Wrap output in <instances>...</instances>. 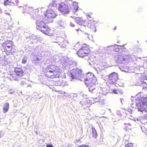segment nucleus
I'll return each mask as SVG.
<instances>
[{
	"mask_svg": "<svg viewBox=\"0 0 147 147\" xmlns=\"http://www.w3.org/2000/svg\"><path fill=\"white\" fill-rule=\"evenodd\" d=\"M44 75L48 78H56L59 77L61 73L59 67L54 64H50L45 68Z\"/></svg>",
	"mask_w": 147,
	"mask_h": 147,
	"instance_id": "nucleus-1",
	"label": "nucleus"
},
{
	"mask_svg": "<svg viewBox=\"0 0 147 147\" xmlns=\"http://www.w3.org/2000/svg\"><path fill=\"white\" fill-rule=\"evenodd\" d=\"M86 76L84 80L85 84L88 87L89 91H92L95 88L96 84H98L97 80L91 73H88Z\"/></svg>",
	"mask_w": 147,
	"mask_h": 147,
	"instance_id": "nucleus-2",
	"label": "nucleus"
},
{
	"mask_svg": "<svg viewBox=\"0 0 147 147\" xmlns=\"http://www.w3.org/2000/svg\"><path fill=\"white\" fill-rule=\"evenodd\" d=\"M57 5V3L55 1L50 4L48 6L49 9L46 11L44 14L45 16L49 19L56 18L57 13L55 11V8H56Z\"/></svg>",
	"mask_w": 147,
	"mask_h": 147,
	"instance_id": "nucleus-3",
	"label": "nucleus"
},
{
	"mask_svg": "<svg viewBox=\"0 0 147 147\" xmlns=\"http://www.w3.org/2000/svg\"><path fill=\"white\" fill-rule=\"evenodd\" d=\"M90 53L89 46L86 44L83 45L77 51V54L79 57L83 58L88 56Z\"/></svg>",
	"mask_w": 147,
	"mask_h": 147,
	"instance_id": "nucleus-4",
	"label": "nucleus"
},
{
	"mask_svg": "<svg viewBox=\"0 0 147 147\" xmlns=\"http://www.w3.org/2000/svg\"><path fill=\"white\" fill-rule=\"evenodd\" d=\"M1 46L6 54L11 53L13 47L14 46L13 42L10 40H7L2 44Z\"/></svg>",
	"mask_w": 147,
	"mask_h": 147,
	"instance_id": "nucleus-5",
	"label": "nucleus"
},
{
	"mask_svg": "<svg viewBox=\"0 0 147 147\" xmlns=\"http://www.w3.org/2000/svg\"><path fill=\"white\" fill-rule=\"evenodd\" d=\"M140 100V102L137 104L138 110L142 111L147 110V97L142 98Z\"/></svg>",
	"mask_w": 147,
	"mask_h": 147,
	"instance_id": "nucleus-6",
	"label": "nucleus"
},
{
	"mask_svg": "<svg viewBox=\"0 0 147 147\" xmlns=\"http://www.w3.org/2000/svg\"><path fill=\"white\" fill-rule=\"evenodd\" d=\"M108 82L110 84H113L116 82L119 79L118 75L115 72L109 74L108 76Z\"/></svg>",
	"mask_w": 147,
	"mask_h": 147,
	"instance_id": "nucleus-7",
	"label": "nucleus"
},
{
	"mask_svg": "<svg viewBox=\"0 0 147 147\" xmlns=\"http://www.w3.org/2000/svg\"><path fill=\"white\" fill-rule=\"evenodd\" d=\"M58 10L60 12L64 14H67L70 11V8L67 5L63 2L59 4Z\"/></svg>",
	"mask_w": 147,
	"mask_h": 147,
	"instance_id": "nucleus-8",
	"label": "nucleus"
},
{
	"mask_svg": "<svg viewBox=\"0 0 147 147\" xmlns=\"http://www.w3.org/2000/svg\"><path fill=\"white\" fill-rule=\"evenodd\" d=\"M14 72L16 75L18 77H21L24 76V72L22 68L21 67H15Z\"/></svg>",
	"mask_w": 147,
	"mask_h": 147,
	"instance_id": "nucleus-9",
	"label": "nucleus"
},
{
	"mask_svg": "<svg viewBox=\"0 0 147 147\" xmlns=\"http://www.w3.org/2000/svg\"><path fill=\"white\" fill-rule=\"evenodd\" d=\"M97 23V20L92 18L91 20H88L87 21H86V24L85 26H87L90 28H92L95 26V24Z\"/></svg>",
	"mask_w": 147,
	"mask_h": 147,
	"instance_id": "nucleus-10",
	"label": "nucleus"
},
{
	"mask_svg": "<svg viewBox=\"0 0 147 147\" xmlns=\"http://www.w3.org/2000/svg\"><path fill=\"white\" fill-rule=\"evenodd\" d=\"M36 28L40 31L46 25L45 23L42 20H38L36 22Z\"/></svg>",
	"mask_w": 147,
	"mask_h": 147,
	"instance_id": "nucleus-11",
	"label": "nucleus"
},
{
	"mask_svg": "<svg viewBox=\"0 0 147 147\" xmlns=\"http://www.w3.org/2000/svg\"><path fill=\"white\" fill-rule=\"evenodd\" d=\"M40 31L45 34L49 36L53 35L51 30L46 25Z\"/></svg>",
	"mask_w": 147,
	"mask_h": 147,
	"instance_id": "nucleus-12",
	"label": "nucleus"
},
{
	"mask_svg": "<svg viewBox=\"0 0 147 147\" xmlns=\"http://www.w3.org/2000/svg\"><path fill=\"white\" fill-rule=\"evenodd\" d=\"M76 22L79 25H83L85 26L86 24V21L83 20L81 18L79 17H76L75 19Z\"/></svg>",
	"mask_w": 147,
	"mask_h": 147,
	"instance_id": "nucleus-13",
	"label": "nucleus"
},
{
	"mask_svg": "<svg viewBox=\"0 0 147 147\" xmlns=\"http://www.w3.org/2000/svg\"><path fill=\"white\" fill-rule=\"evenodd\" d=\"M122 55H118L116 56L115 58V61L119 63L122 64L123 63L122 62Z\"/></svg>",
	"mask_w": 147,
	"mask_h": 147,
	"instance_id": "nucleus-14",
	"label": "nucleus"
},
{
	"mask_svg": "<svg viewBox=\"0 0 147 147\" xmlns=\"http://www.w3.org/2000/svg\"><path fill=\"white\" fill-rule=\"evenodd\" d=\"M27 11H28V13L30 14H36L37 13H35L36 11H37V10H35L33 9V8L32 7H29L27 8Z\"/></svg>",
	"mask_w": 147,
	"mask_h": 147,
	"instance_id": "nucleus-15",
	"label": "nucleus"
},
{
	"mask_svg": "<svg viewBox=\"0 0 147 147\" xmlns=\"http://www.w3.org/2000/svg\"><path fill=\"white\" fill-rule=\"evenodd\" d=\"M9 108V104L8 103L6 102L5 103L3 107V112L5 113H6L8 110Z\"/></svg>",
	"mask_w": 147,
	"mask_h": 147,
	"instance_id": "nucleus-16",
	"label": "nucleus"
},
{
	"mask_svg": "<svg viewBox=\"0 0 147 147\" xmlns=\"http://www.w3.org/2000/svg\"><path fill=\"white\" fill-rule=\"evenodd\" d=\"M142 79H141L140 80V81L142 82L141 83L142 86L144 89H147V79H144L143 80V81H142Z\"/></svg>",
	"mask_w": 147,
	"mask_h": 147,
	"instance_id": "nucleus-17",
	"label": "nucleus"
},
{
	"mask_svg": "<svg viewBox=\"0 0 147 147\" xmlns=\"http://www.w3.org/2000/svg\"><path fill=\"white\" fill-rule=\"evenodd\" d=\"M122 61H125L126 62L128 63L129 61V60L130 59V57L129 55H122Z\"/></svg>",
	"mask_w": 147,
	"mask_h": 147,
	"instance_id": "nucleus-18",
	"label": "nucleus"
},
{
	"mask_svg": "<svg viewBox=\"0 0 147 147\" xmlns=\"http://www.w3.org/2000/svg\"><path fill=\"white\" fill-rule=\"evenodd\" d=\"M14 0H4V4L5 5H11L12 4H13Z\"/></svg>",
	"mask_w": 147,
	"mask_h": 147,
	"instance_id": "nucleus-19",
	"label": "nucleus"
},
{
	"mask_svg": "<svg viewBox=\"0 0 147 147\" xmlns=\"http://www.w3.org/2000/svg\"><path fill=\"white\" fill-rule=\"evenodd\" d=\"M112 92L115 94H121L123 93L122 90L118 88L113 89L112 90Z\"/></svg>",
	"mask_w": 147,
	"mask_h": 147,
	"instance_id": "nucleus-20",
	"label": "nucleus"
},
{
	"mask_svg": "<svg viewBox=\"0 0 147 147\" xmlns=\"http://www.w3.org/2000/svg\"><path fill=\"white\" fill-rule=\"evenodd\" d=\"M92 136L94 138H96L98 136L97 134L95 128L94 127H92Z\"/></svg>",
	"mask_w": 147,
	"mask_h": 147,
	"instance_id": "nucleus-21",
	"label": "nucleus"
},
{
	"mask_svg": "<svg viewBox=\"0 0 147 147\" xmlns=\"http://www.w3.org/2000/svg\"><path fill=\"white\" fill-rule=\"evenodd\" d=\"M71 77L73 79L75 78L76 77V73H75V69H73L71 72Z\"/></svg>",
	"mask_w": 147,
	"mask_h": 147,
	"instance_id": "nucleus-22",
	"label": "nucleus"
},
{
	"mask_svg": "<svg viewBox=\"0 0 147 147\" xmlns=\"http://www.w3.org/2000/svg\"><path fill=\"white\" fill-rule=\"evenodd\" d=\"M48 84L49 86H52L55 85L56 82L53 80H51L48 82Z\"/></svg>",
	"mask_w": 147,
	"mask_h": 147,
	"instance_id": "nucleus-23",
	"label": "nucleus"
},
{
	"mask_svg": "<svg viewBox=\"0 0 147 147\" xmlns=\"http://www.w3.org/2000/svg\"><path fill=\"white\" fill-rule=\"evenodd\" d=\"M82 71L78 69H75V73H76V77L81 74Z\"/></svg>",
	"mask_w": 147,
	"mask_h": 147,
	"instance_id": "nucleus-24",
	"label": "nucleus"
},
{
	"mask_svg": "<svg viewBox=\"0 0 147 147\" xmlns=\"http://www.w3.org/2000/svg\"><path fill=\"white\" fill-rule=\"evenodd\" d=\"M125 147H133V144L131 143H129L125 145Z\"/></svg>",
	"mask_w": 147,
	"mask_h": 147,
	"instance_id": "nucleus-25",
	"label": "nucleus"
},
{
	"mask_svg": "<svg viewBox=\"0 0 147 147\" xmlns=\"http://www.w3.org/2000/svg\"><path fill=\"white\" fill-rule=\"evenodd\" d=\"M26 62V59L25 58H23L22 60V63L23 64H25Z\"/></svg>",
	"mask_w": 147,
	"mask_h": 147,
	"instance_id": "nucleus-26",
	"label": "nucleus"
},
{
	"mask_svg": "<svg viewBox=\"0 0 147 147\" xmlns=\"http://www.w3.org/2000/svg\"><path fill=\"white\" fill-rule=\"evenodd\" d=\"M78 147H89V146L88 145H82L79 146Z\"/></svg>",
	"mask_w": 147,
	"mask_h": 147,
	"instance_id": "nucleus-27",
	"label": "nucleus"
},
{
	"mask_svg": "<svg viewBox=\"0 0 147 147\" xmlns=\"http://www.w3.org/2000/svg\"><path fill=\"white\" fill-rule=\"evenodd\" d=\"M46 146L47 147H54L52 144H47Z\"/></svg>",
	"mask_w": 147,
	"mask_h": 147,
	"instance_id": "nucleus-28",
	"label": "nucleus"
},
{
	"mask_svg": "<svg viewBox=\"0 0 147 147\" xmlns=\"http://www.w3.org/2000/svg\"><path fill=\"white\" fill-rule=\"evenodd\" d=\"M144 133L146 134L147 136V130H145L144 131Z\"/></svg>",
	"mask_w": 147,
	"mask_h": 147,
	"instance_id": "nucleus-29",
	"label": "nucleus"
},
{
	"mask_svg": "<svg viewBox=\"0 0 147 147\" xmlns=\"http://www.w3.org/2000/svg\"><path fill=\"white\" fill-rule=\"evenodd\" d=\"M79 45V44H77L75 46V47H78V46Z\"/></svg>",
	"mask_w": 147,
	"mask_h": 147,
	"instance_id": "nucleus-30",
	"label": "nucleus"
},
{
	"mask_svg": "<svg viewBox=\"0 0 147 147\" xmlns=\"http://www.w3.org/2000/svg\"><path fill=\"white\" fill-rule=\"evenodd\" d=\"M87 16L88 17H89V18H91L92 17L90 16V15H87Z\"/></svg>",
	"mask_w": 147,
	"mask_h": 147,
	"instance_id": "nucleus-31",
	"label": "nucleus"
},
{
	"mask_svg": "<svg viewBox=\"0 0 147 147\" xmlns=\"http://www.w3.org/2000/svg\"><path fill=\"white\" fill-rule=\"evenodd\" d=\"M36 60H37V61H39V58H38V57L37 58H36Z\"/></svg>",
	"mask_w": 147,
	"mask_h": 147,
	"instance_id": "nucleus-32",
	"label": "nucleus"
},
{
	"mask_svg": "<svg viewBox=\"0 0 147 147\" xmlns=\"http://www.w3.org/2000/svg\"><path fill=\"white\" fill-rule=\"evenodd\" d=\"M116 27H115L114 28V30H115L116 29Z\"/></svg>",
	"mask_w": 147,
	"mask_h": 147,
	"instance_id": "nucleus-33",
	"label": "nucleus"
},
{
	"mask_svg": "<svg viewBox=\"0 0 147 147\" xmlns=\"http://www.w3.org/2000/svg\"><path fill=\"white\" fill-rule=\"evenodd\" d=\"M108 66V65L107 64L105 65V66L106 67H107V66Z\"/></svg>",
	"mask_w": 147,
	"mask_h": 147,
	"instance_id": "nucleus-34",
	"label": "nucleus"
},
{
	"mask_svg": "<svg viewBox=\"0 0 147 147\" xmlns=\"http://www.w3.org/2000/svg\"><path fill=\"white\" fill-rule=\"evenodd\" d=\"M48 22H49V21H46V22H46V23H47Z\"/></svg>",
	"mask_w": 147,
	"mask_h": 147,
	"instance_id": "nucleus-35",
	"label": "nucleus"
},
{
	"mask_svg": "<svg viewBox=\"0 0 147 147\" xmlns=\"http://www.w3.org/2000/svg\"><path fill=\"white\" fill-rule=\"evenodd\" d=\"M78 7H77V8H76V10H77V9Z\"/></svg>",
	"mask_w": 147,
	"mask_h": 147,
	"instance_id": "nucleus-36",
	"label": "nucleus"
},
{
	"mask_svg": "<svg viewBox=\"0 0 147 147\" xmlns=\"http://www.w3.org/2000/svg\"><path fill=\"white\" fill-rule=\"evenodd\" d=\"M128 125H129V126H131V125L130 124H128Z\"/></svg>",
	"mask_w": 147,
	"mask_h": 147,
	"instance_id": "nucleus-37",
	"label": "nucleus"
},
{
	"mask_svg": "<svg viewBox=\"0 0 147 147\" xmlns=\"http://www.w3.org/2000/svg\"><path fill=\"white\" fill-rule=\"evenodd\" d=\"M55 90L56 91H57L56 90Z\"/></svg>",
	"mask_w": 147,
	"mask_h": 147,
	"instance_id": "nucleus-38",
	"label": "nucleus"
},
{
	"mask_svg": "<svg viewBox=\"0 0 147 147\" xmlns=\"http://www.w3.org/2000/svg\"><path fill=\"white\" fill-rule=\"evenodd\" d=\"M65 147H69L68 146H66Z\"/></svg>",
	"mask_w": 147,
	"mask_h": 147,
	"instance_id": "nucleus-39",
	"label": "nucleus"
},
{
	"mask_svg": "<svg viewBox=\"0 0 147 147\" xmlns=\"http://www.w3.org/2000/svg\"><path fill=\"white\" fill-rule=\"evenodd\" d=\"M146 42H147V40L146 41Z\"/></svg>",
	"mask_w": 147,
	"mask_h": 147,
	"instance_id": "nucleus-40",
	"label": "nucleus"
}]
</instances>
